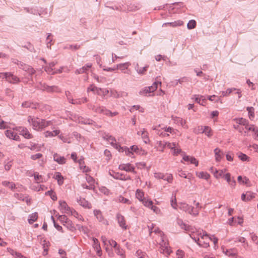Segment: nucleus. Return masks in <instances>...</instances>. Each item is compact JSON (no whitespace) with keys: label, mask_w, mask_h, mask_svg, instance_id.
Masks as SVG:
<instances>
[{"label":"nucleus","mask_w":258,"mask_h":258,"mask_svg":"<svg viewBox=\"0 0 258 258\" xmlns=\"http://www.w3.org/2000/svg\"><path fill=\"white\" fill-rule=\"evenodd\" d=\"M37 218L38 214L37 213L35 212L29 215L28 222L30 224H32L34 222L37 220Z\"/></svg>","instance_id":"c85d7f7f"},{"label":"nucleus","mask_w":258,"mask_h":258,"mask_svg":"<svg viewBox=\"0 0 258 258\" xmlns=\"http://www.w3.org/2000/svg\"><path fill=\"white\" fill-rule=\"evenodd\" d=\"M89 108L96 113L103 114L109 117H113L118 114L117 112H111L104 106H96L94 105H90Z\"/></svg>","instance_id":"7ed1b4c3"},{"label":"nucleus","mask_w":258,"mask_h":258,"mask_svg":"<svg viewBox=\"0 0 258 258\" xmlns=\"http://www.w3.org/2000/svg\"><path fill=\"white\" fill-rule=\"evenodd\" d=\"M94 214L96 216V218L100 222H103L104 218L102 215V213L100 210H94Z\"/></svg>","instance_id":"bb28decb"},{"label":"nucleus","mask_w":258,"mask_h":258,"mask_svg":"<svg viewBox=\"0 0 258 258\" xmlns=\"http://www.w3.org/2000/svg\"><path fill=\"white\" fill-rule=\"evenodd\" d=\"M59 206L60 207V211L62 213H66L68 214H71V215H73L76 216V215H78V213L76 212L75 210H71L70 207L68 206L67 204L65 201H61L59 202Z\"/></svg>","instance_id":"39448f33"},{"label":"nucleus","mask_w":258,"mask_h":258,"mask_svg":"<svg viewBox=\"0 0 258 258\" xmlns=\"http://www.w3.org/2000/svg\"><path fill=\"white\" fill-rule=\"evenodd\" d=\"M8 251L11 254L14 256L15 258H27L25 256L23 255L21 253L17 252L10 248H8Z\"/></svg>","instance_id":"4be33fe9"},{"label":"nucleus","mask_w":258,"mask_h":258,"mask_svg":"<svg viewBox=\"0 0 258 258\" xmlns=\"http://www.w3.org/2000/svg\"><path fill=\"white\" fill-rule=\"evenodd\" d=\"M60 92V89L56 86H49V88H47V92L52 93V92H56L59 93Z\"/></svg>","instance_id":"473e14b6"},{"label":"nucleus","mask_w":258,"mask_h":258,"mask_svg":"<svg viewBox=\"0 0 258 258\" xmlns=\"http://www.w3.org/2000/svg\"><path fill=\"white\" fill-rule=\"evenodd\" d=\"M53 159L55 161L60 164H63L66 163V159L64 157L61 156L57 153L53 155Z\"/></svg>","instance_id":"dca6fc26"},{"label":"nucleus","mask_w":258,"mask_h":258,"mask_svg":"<svg viewBox=\"0 0 258 258\" xmlns=\"http://www.w3.org/2000/svg\"><path fill=\"white\" fill-rule=\"evenodd\" d=\"M14 197L20 200L26 202L27 204H29L30 202V200L22 194L16 193L14 194Z\"/></svg>","instance_id":"aec40b11"},{"label":"nucleus","mask_w":258,"mask_h":258,"mask_svg":"<svg viewBox=\"0 0 258 258\" xmlns=\"http://www.w3.org/2000/svg\"><path fill=\"white\" fill-rule=\"evenodd\" d=\"M28 121L31 124L34 130H39L43 128L46 126L52 124L51 121H46L44 119H40L29 116L28 117Z\"/></svg>","instance_id":"f257e3e1"},{"label":"nucleus","mask_w":258,"mask_h":258,"mask_svg":"<svg viewBox=\"0 0 258 258\" xmlns=\"http://www.w3.org/2000/svg\"><path fill=\"white\" fill-rule=\"evenodd\" d=\"M198 176L201 178H203L207 180L209 178L210 175L207 172H201L199 173Z\"/></svg>","instance_id":"5fc2aeb1"},{"label":"nucleus","mask_w":258,"mask_h":258,"mask_svg":"<svg viewBox=\"0 0 258 258\" xmlns=\"http://www.w3.org/2000/svg\"><path fill=\"white\" fill-rule=\"evenodd\" d=\"M38 87L40 90L47 92V88H49V86L45 84L40 83V86Z\"/></svg>","instance_id":"338daca9"},{"label":"nucleus","mask_w":258,"mask_h":258,"mask_svg":"<svg viewBox=\"0 0 258 258\" xmlns=\"http://www.w3.org/2000/svg\"><path fill=\"white\" fill-rule=\"evenodd\" d=\"M63 225L71 231H74L75 230V228L73 225L71 220L68 221L66 224H63Z\"/></svg>","instance_id":"a18cd8bd"},{"label":"nucleus","mask_w":258,"mask_h":258,"mask_svg":"<svg viewBox=\"0 0 258 258\" xmlns=\"http://www.w3.org/2000/svg\"><path fill=\"white\" fill-rule=\"evenodd\" d=\"M159 146L162 148L161 151L163 152L164 150V149L165 148H168L169 149H170L171 150H173L174 148H175L176 146V144L174 143H169L168 142H162L160 141L158 143Z\"/></svg>","instance_id":"9d476101"},{"label":"nucleus","mask_w":258,"mask_h":258,"mask_svg":"<svg viewBox=\"0 0 258 258\" xmlns=\"http://www.w3.org/2000/svg\"><path fill=\"white\" fill-rule=\"evenodd\" d=\"M119 169L124 170L126 172H131L135 173V167L130 163L120 164L118 167Z\"/></svg>","instance_id":"1a4fd4ad"},{"label":"nucleus","mask_w":258,"mask_h":258,"mask_svg":"<svg viewBox=\"0 0 258 258\" xmlns=\"http://www.w3.org/2000/svg\"><path fill=\"white\" fill-rule=\"evenodd\" d=\"M211 132L212 130L210 127L208 126H204V130H202L201 133H204L208 137H211L212 136Z\"/></svg>","instance_id":"c756f323"},{"label":"nucleus","mask_w":258,"mask_h":258,"mask_svg":"<svg viewBox=\"0 0 258 258\" xmlns=\"http://www.w3.org/2000/svg\"><path fill=\"white\" fill-rule=\"evenodd\" d=\"M15 63H17L20 69L25 72H27L31 76L35 73V70L30 66L24 63L23 62L18 60Z\"/></svg>","instance_id":"0eeeda50"},{"label":"nucleus","mask_w":258,"mask_h":258,"mask_svg":"<svg viewBox=\"0 0 258 258\" xmlns=\"http://www.w3.org/2000/svg\"><path fill=\"white\" fill-rule=\"evenodd\" d=\"M196 22L194 20H190L187 25V27L188 29H192L196 27Z\"/></svg>","instance_id":"de8ad7c7"},{"label":"nucleus","mask_w":258,"mask_h":258,"mask_svg":"<svg viewBox=\"0 0 258 258\" xmlns=\"http://www.w3.org/2000/svg\"><path fill=\"white\" fill-rule=\"evenodd\" d=\"M86 179L87 181L90 184H93L94 183V179L93 178L88 174L86 175Z\"/></svg>","instance_id":"680f3d73"},{"label":"nucleus","mask_w":258,"mask_h":258,"mask_svg":"<svg viewBox=\"0 0 258 258\" xmlns=\"http://www.w3.org/2000/svg\"><path fill=\"white\" fill-rule=\"evenodd\" d=\"M194 97H195V101L202 105H204L203 103L205 101V99L203 98V96H199L197 95H195Z\"/></svg>","instance_id":"58836bf2"},{"label":"nucleus","mask_w":258,"mask_h":258,"mask_svg":"<svg viewBox=\"0 0 258 258\" xmlns=\"http://www.w3.org/2000/svg\"><path fill=\"white\" fill-rule=\"evenodd\" d=\"M2 184L5 186L9 187L12 189H14L16 187V185L15 183L7 181H3Z\"/></svg>","instance_id":"ea45409f"},{"label":"nucleus","mask_w":258,"mask_h":258,"mask_svg":"<svg viewBox=\"0 0 258 258\" xmlns=\"http://www.w3.org/2000/svg\"><path fill=\"white\" fill-rule=\"evenodd\" d=\"M164 180L167 181L168 182L171 183L173 180V176L171 174H164Z\"/></svg>","instance_id":"6e6d98bb"},{"label":"nucleus","mask_w":258,"mask_h":258,"mask_svg":"<svg viewBox=\"0 0 258 258\" xmlns=\"http://www.w3.org/2000/svg\"><path fill=\"white\" fill-rule=\"evenodd\" d=\"M150 93V90L149 88L145 87L144 89L141 90L139 92V94L142 96H146L148 93Z\"/></svg>","instance_id":"09e8293b"},{"label":"nucleus","mask_w":258,"mask_h":258,"mask_svg":"<svg viewBox=\"0 0 258 258\" xmlns=\"http://www.w3.org/2000/svg\"><path fill=\"white\" fill-rule=\"evenodd\" d=\"M170 202L171 206L173 207V208L176 209L177 207V204L176 203L175 195H172Z\"/></svg>","instance_id":"49530a36"},{"label":"nucleus","mask_w":258,"mask_h":258,"mask_svg":"<svg viewBox=\"0 0 258 258\" xmlns=\"http://www.w3.org/2000/svg\"><path fill=\"white\" fill-rule=\"evenodd\" d=\"M79 48H80V46H79L78 45H68L64 47V49L77 50Z\"/></svg>","instance_id":"bf43d9fd"},{"label":"nucleus","mask_w":258,"mask_h":258,"mask_svg":"<svg viewBox=\"0 0 258 258\" xmlns=\"http://www.w3.org/2000/svg\"><path fill=\"white\" fill-rule=\"evenodd\" d=\"M247 110L248 112L250 119H251V118L254 117V108L252 107H248Z\"/></svg>","instance_id":"4d7b16f0"},{"label":"nucleus","mask_w":258,"mask_h":258,"mask_svg":"<svg viewBox=\"0 0 258 258\" xmlns=\"http://www.w3.org/2000/svg\"><path fill=\"white\" fill-rule=\"evenodd\" d=\"M92 64L91 63H87L82 68L77 69L75 71L76 74H80L83 73H86L87 71L91 68Z\"/></svg>","instance_id":"4468645a"},{"label":"nucleus","mask_w":258,"mask_h":258,"mask_svg":"<svg viewBox=\"0 0 258 258\" xmlns=\"http://www.w3.org/2000/svg\"><path fill=\"white\" fill-rule=\"evenodd\" d=\"M116 149L120 152H124L126 155L129 157H132L133 152L138 153L139 148L137 146L134 145L130 148L127 147H121L120 145H116Z\"/></svg>","instance_id":"20e7f679"},{"label":"nucleus","mask_w":258,"mask_h":258,"mask_svg":"<svg viewBox=\"0 0 258 258\" xmlns=\"http://www.w3.org/2000/svg\"><path fill=\"white\" fill-rule=\"evenodd\" d=\"M15 133L12 130H7L5 131L6 136L9 139H13Z\"/></svg>","instance_id":"603ef678"},{"label":"nucleus","mask_w":258,"mask_h":258,"mask_svg":"<svg viewBox=\"0 0 258 258\" xmlns=\"http://www.w3.org/2000/svg\"><path fill=\"white\" fill-rule=\"evenodd\" d=\"M149 230L150 231V234L152 232H154L155 233H159L160 234L161 239L162 240V243H160L161 245L163 247L167 248V244L166 242H164V240L163 239V233L161 231V230L158 227H155V225L154 224L151 223V224L148 226Z\"/></svg>","instance_id":"423d86ee"},{"label":"nucleus","mask_w":258,"mask_h":258,"mask_svg":"<svg viewBox=\"0 0 258 258\" xmlns=\"http://www.w3.org/2000/svg\"><path fill=\"white\" fill-rule=\"evenodd\" d=\"M6 75V80L10 83L17 84L20 81L19 78L16 76H14L11 73H7V74Z\"/></svg>","instance_id":"9b49d317"},{"label":"nucleus","mask_w":258,"mask_h":258,"mask_svg":"<svg viewBox=\"0 0 258 258\" xmlns=\"http://www.w3.org/2000/svg\"><path fill=\"white\" fill-rule=\"evenodd\" d=\"M183 24V22L181 21H174L173 22H169V23H165L163 24V26H165L167 25H170L172 27H176L178 26H181Z\"/></svg>","instance_id":"393cba45"},{"label":"nucleus","mask_w":258,"mask_h":258,"mask_svg":"<svg viewBox=\"0 0 258 258\" xmlns=\"http://www.w3.org/2000/svg\"><path fill=\"white\" fill-rule=\"evenodd\" d=\"M22 106L24 108L31 107L32 108H36V105L30 101H25L22 104Z\"/></svg>","instance_id":"a878e982"},{"label":"nucleus","mask_w":258,"mask_h":258,"mask_svg":"<svg viewBox=\"0 0 258 258\" xmlns=\"http://www.w3.org/2000/svg\"><path fill=\"white\" fill-rule=\"evenodd\" d=\"M110 93H111V96H112V97L116 98H119L120 96V93L119 92H117L116 90H111Z\"/></svg>","instance_id":"e2e57ef3"},{"label":"nucleus","mask_w":258,"mask_h":258,"mask_svg":"<svg viewBox=\"0 0 258 258\" xmlns=\"http://www.w3.org/2000/svg\"><path fill=\"white\" fill-rule=\"evenodd\" d=\"M116 218L119 226L122 229H126L127 226L126 225L124 217L120 213H117L116 215Z\"/></svg>","instance_id":"6e6552de"},{"label":"nucleus","mask_w":258,"mask_h":258,"mask_svg":"<svg viewBox=\"0 0 258 258\" xmlns=\"http://www.w3.org/2000/svg\"><path fill=\"white\" fill-rule=\"evenodd\" d=\"M238 158L240 159L242 161H245L247 160L248 157L247 155L242 153H240L238 154Z\"/></svg>","instance_id":"052dcab7"},{"label":"nucleus","mask_w":258,"mask_h":258,"mask_svg":"<svg viewBox=\"0 0 258 258\" xmlns=\"http://www.w3.org/2000/svg\"><path fill=\"white\" fill-rule=\"evenodd\" d=\"M136 255L139 258H148L146 253L140 250L137 251Z\"/></svg>","instance_id":"864d4df0"},{"label":"nucleus","mask_w":258,"mask_h":258,"mask_svg":"<svg viewBox=\"0 0 258 258\" xmlns=\"http://www.w3.org/2000/svg\"><path fill=\"white\" fill-rule=\"evenodd\" d=\"M252 241L257 245H258V237L253 233H250Z\"/></svg>","instance_id":"13d9d810"},{"label":"nucleus","mask_w":258,"mask_h":258,"mask_svg":"<svg viewBox=\"0 0 258 258\" xmlns=\"http://www.w3.org/2000/svg\"><path fill=\"white\" fill-rule=\"evenodd\" d=\"M188 81V78L186 77H182L180 79H179L178 80H175L174 81L172 82L173 85L176 86L178 85V83L182 84L183 82H187Z\"/></svg>","instance_id":"c9c22d12"},{"label":"nucleus","mask_w":258,"mask_h":258,"mask_svg":"<svg viewBox=\"0 0 258 258\" xmlns=\"http://www.w3.org/2000/svg\"><path fill=\"white\" fill-rule=\"evenodd\" d=\"M141 136L142 138L144 140V142L146 144H147L149 142V139L148 136V133L147 132V131L145 130V129H143V130L142 131Z\"/></svg>","instance_id":"2f4dec72"},{"label":"nucleus","mask_w":258,"mask_h":258,"mask_svg":"<svg viewBox=\"0 0 258 258\" xmlns=\"http://www.w3.org/2000/svg\"><path fill=\"white\" fill-rule=\"evenodd\" d=\"M182 159L186 162H189L191 164H194L196 166L198 165V161L194 157L184 156Z\"/></svg>","instance_id":"f3484780"},{"label":"nucleus","mask_w":258,"mask_h":258,"mask_svg":"<svg viewBox=\"0 0 258 258\" xmlns=\"http://www.w3.org/2000/svg\"><path fill=\"white\" fill-rule=\"evenodd\" d=\"M143 203L144 204V205L146 207H147L149 208H152V206H153V203L152 201L151 200H146V199H144L143 201Z\"/></svg>","instance_id":"3c124183"},{"label":"nucleus","mask_w":258,"mask_h":258,"mask_svg":"<svg viewBox=\"0 0 258 258\" xmlns=\"http://www.w3.org/2000/svg\"><path fill=\"white\" fill-rule=\"evenodd\" d=\"M104 138L106 139V140L110 142V144L112 146H113L115 149H116V145H119V144H118L116 143L115 139L111 136L106 135V137H104Z\"/></svg>","instance_id":"5701e85b"},{"label":"nucleus","mask_w":258,"mask_h":258,"mask_svg":"<svg viewBox=\"0 0 258 258\" xmlns=\"http://www.w3.org/2000/svg\"><path fill=\"white\" fill-rule=\"evenodd\" d=\"M236 90L235 88H228L227 89L226 91H222L221 92V96L224 97L229 95L231 94L233 91H235Z\"/></svg>","instance_id":"a19ab883"},{"label":"nucleus","mask_w":258,"mask_h":258,"mask_svg":"<svg viewBox=\"0 0 258 258\" xmlns=\"http://www.w3.org/2000/svg\"><path fill=\"white\" fill-rule=\"evenodd\" d=\"M179 208L181 210H183L186 212L188 213L190 215L191 213H192V211H193V207L186 203H180L179 206Z\"/></svg>","instance_id":"ddd939ff"},{"label":"nucleus","mask_w":258,"mask_h":258,"mask_svg":"<svg viewBox=\"0 0 258 258\" xmlns=\"http://www.w3.org/2000/svg\"><path fill=\"white\" fill-rule=\"evenodd\" d=\"M58 219L60 221V222L63 223V224H66L68 221L70 220L64 215H58Z\"/></svg>","instance_id":"c03bdc74"},{"label":"nucleus","mask_w":258,"mask_h":258,"mask_svg":"<svg viewBox=\"0 0 258 258\" xmlns=\"http://www.w3.org/2000/svg\"><path fill=\"white\" fill-rule=\"evenodd\" d=\"M42 157V154L41 153H37L35 155H32L31 156V159L33 160H36L37 159H40Z\"/></svg>","instance_id":"0e129e2a"},{"label":"nucleus","mask_w":258,"mask_h":258,"mask_svg":"<svg viewBox=\"0 0 258 258\" xmlns=\"http://www.w3.org/2000/svg\"><path fill=\"white\" fill-rule=\"evenodd\" d=\"M27 147L32 151L36 150V151H39L41 150V146L36 144H30V146Z\"/></svg>","instance_id":"cd10ccee"},{"label":"nucleus","mask_w":258,"mask_h":258,"mask_svg":"<svg viewBox=\"0 0 258 258\" xmlns=\"http://www.w3.org/2000/svg\"><path fill=\"white\" fill-rule=\"evenodd\" d=\"M115 175V179L121 180H127L131 179L130 176H127L123 173L116 172Z\"/></svg>","instance_id":"6ab92c4d"},{"label":"nucleus","mask_w":258,"mask_h":258,"mask_svg":"<svg viewBox=\"0 0 258 258\" xmlns=\"http://www.w3.org/2000/svg\"><path fill=\"white\" fill-rule=\"evenodd\" d=\"M93 240L94 242L93 246L97 250V253L98 255H100L101 253V250L100 249V245L99 244V241L96 238H93Z\"/></svg>","instance_id":"b1692460"},{"label":"nucleus","mask_w":258,"mask_h":258,"mask_svg":"<svg viewBox=\"0 0 258 258\" xmlns=\"http://www.w3.org/2000/svg\"><path fill=\"white\" fill-rule=\"evenodd\" d=\"M214 151L215 155L216 160L218 162L220 161L224 155L223 152L218 148H216Z\"/></svg>","instance_id":"412c9836"},{"label":"nucleus","mask_w":258,"mask_h":258,"mask_svg":"<svg viewBox=\"0 0 258 258\" xmlns=\"http://www.w3.org/2000/svg\"><path fill=\"white\" fill-rule=\"evenodd\" d=\"M77 202L83 207L88 209L91 208V204L84 198H80L79 200H77Z\"/></svg>","instance_id":"2eb2a0df"},{"label":"nucleus","mask_w":258,"mask_h":258,"mask_svg":"<svg viewBox=\"0 0 258 258\" xmlns=\"http://www.w3.org/2000/svg\"><path fill=\"white\" fill-rule=\"evenodd\" d=\"M53 39V35L51 33H48L46 38V46L47 48H50L52 43H51Z\"/></svg>","instance_id":"72a5a7b5"},{"label":"nucleus","mask_w":258,"mask_h":258,"mask_svg":"<svg viewBox=\"0 0 258 258\" xmlns=\"http://www.w3.org/2000/svg\"><path fill=\"white\" fill-rule=\"evenodd\" d=\"M148 68V65H146V66L143 68H139V67H138V68H136V71L139 74L143 75L145 74Z\"/></svg>","instance_id":"4c0bfd02"},{"label":"nucleus","mask_w":258,"mask_h":258,"mask_svg":"<svg viewBox=\"0 0 258 258\" xmlns=\"http://www.w3.org/2000/svg\"><path fill=\"white\" fill-rule=\"evenodd\" d=\"M159 77H156L155 81L154 82L152 86L148 87V88H149L150 90V93L153 92L157 89L158 84H160V85H161V82L158 80Z\"/></svg>","instance_id":"a211bd4d"},{"label":"nucleus","mask_w":258,"mask_h":258,"mask_svg":"<svg viewBox=\"0 0 258 258\" xmlns=\"http://www.w3.org/2000/svg\"><path fill=\"white\" fill-rule=\"evenodd\" d=\"M130 65L129 62H125L123 63H120L116 66V69L123 70L127 69L128 67Z\"/></svg>","instance_id":"79ce46f5"},{"label":"nucleus","mask_w":258,"mask_h":258,"mask_svg":"<svg viewBox=\"0 0 258 258\" xmlns=\"http://www.w3.org/2000/svg\"><path fill=\"white\" fill-rule=\"evenodd\" d=\"M190 236L200 246L205 248L209 247V241L212 240V237L209 236L206 232H203V234L200 233L198 234V237H196L194 235Z\"/></svg>","instance_id":"f03ea898"},{"label":"nucleus","mask_w":258,"mask_h":258,"mask_svg":"<svg viewBox=\"0 0 258 258\" xmlns=\"http://www.w3.org/2000/svg\"><path fill=\"white\" fill-rule=\"evenodd\" d=\"M54 178L57 180L58 184L61 185L63 183V177L59 172H56Z\"/></svg>","instance_id":"7c9ffc66"},{"label":"nucleus","mask_w":258,"mask_h":258,"mask_svg":"<svg viewBox=\"0 0 258 258\" xmlns=\"http://www.w3.org/2000/svg\"><path fill=\"white\" fill-rule=\"evenodd\" d=\"M136 196L138 199H139L141 201H143L144 199H143L144 194L143 192L140 189H137L136 193Z\"/></svg>","instance_id":"37998d69"},{"label":"nucleus","mask_w":258,"mask_h":258,"mask_svg":"<svg viewBox=\"0 0 258 258\" xmlns=\"http://www.w3.org/2000/svg\"><path fill=\"white\" fill-rule=\"evenodd\" d=\"M79 122L85 124H92L94 121L88 118H81L79 119Z\"/></svg>","instance_id":"e433bc0d"},{"label":"nucleus","mask_w":258,"mask_h":258,"mask_svg":"<svg viewBox=\"0 0 258 258\" xmlns=\"http://www.w3.org/2000/svg\"><path fill=\"white\" fill-rule=\"evenodd\" d=\"M237 123H238L239 124H242L245 126V127L248 125V121L247 120L244 119L243 118H239L237 120Z\"/></svg>","instance_id":"8fccbe9b"},{"label":"nucleus","mask_w":258,"mask_h":258,"mask_svg":"<svg viewBox=\"0 0 258 258\" xmlns=\"http://www.w3.org/2000/svg\"><path fill=\"white\" fill-rule=\"evenodd\" d=\"M34 177L35 180L37 182H39L41 181V180L42 179V176H41V175H39L38 172H35L34 173Z\"/></svg>","instance_id":"69168bd1"},{"label":"nucleus","mask_w":258,"mask_h":258,"mask_svg":"<svg viewBox=\"0 0 258 258\" xmlns=\"http://www.w3.org/2000/svg\"><path fill=\"white\" fill-rule=\"evenodd\" d=\"M44 70L49 74H52V73L54 72L53 68L49 65L44 68Z\"/></svg>","instance_id":"774afa93"},{"label":"nucleus","mask_w":258,"mask_h":258,"mask_svg":"<svg viewBox=\"0 0 258 258\" xmlns=\"http://www.w3.org/2000/svg\"><path fill=\"white\" fill-rule=\"evenodd\" d=\"M238 181L239 183H242L245 184H248L249 182V180L246 177H244L243 178L241 176H238L237 177Z\"/></svg>","instance_id":"f704fd0d"},{"label":"nucleus","mask_w":258,"mask_h":258,"mask_svg":"<svg viewBox=\"0 0 258 258\" xmlns=\"http://www.w3.org/2000/svg\"><path fill=\"white\" fill-rule=\"evenodd\" d=\"M18 131L20 134L26 139H31L33 137L32 135L30 134L28 129L26 127H19Z\"/></svg>","instance_id":"f8f14e48"}]
</instances>
